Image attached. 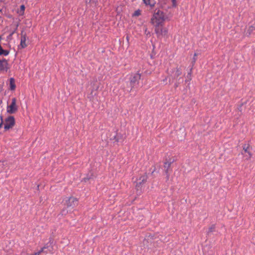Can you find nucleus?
Instances as JSON below:
<instances>
[{"label":"nucleus","instance_id":"nucleus-10","mask_svg":"<svg viewBox=\"0 0 255 255\" xmlns=\"http://www.w3.org/2000/svg\"><path fill=\"white\" fill-rule=\"evenodd\" d=\"M26 35L22 34L20 39V46L21 48H25L27 46V44L26 43Z\"/></svg>","mask_w":255,"mask_h":255},{"label":"nucleus","instance_id":"nucleus-9","mask_svg":"<svg viewBox=\"0 0 255 255\" xmlns=\"http://www.w3.org/2000/svg\"><path fill=\"white\" fill-rule=\"evenodd\" d=\"M147 179V176L146 174H144L142 175L137 179V182L136 186H140L141 184L144 183L146 181Z\"/></svg>","mask_w":255,"mask_h":255},{"label":"nucleus","instance_id":"nucleus-22","mask_svg":"<svg viewBox=\"0 0 255 255\" xmlns=\"http://www.w3.org/2000/svg\"><path fill=\"white\" fill-rule=\"evenodd\" d=\"M126 38H127V41L129 40V36H127Z\"/></svg>","mask_w":255,"mask_h":255},{"label":"nucleus","instance_id":"nucleus-19","mask_svg":"<svg viewBox=\"0 0 255 255\" xmlns=\"http://www.w3.org/2000/svg\"><path fill=\"white\" fill-rule=\"evenodd\" d=\"M144 33L146 35L150 34V32L147 31V29L146 28L145 29Z\"/></svg>","mask_w":255,"mask_h":255},{"label":"nucleus","instance_id":"nucleus-13","mask_svg":"<svg viewBox=\"0 0 255 255\" xmlns=\"http://www.w3.org/2000/svg\"><path fill=\"white\" fill-rule=\"evenodd\" d=\"M24 10H25V6L23 4H22V5H20V9L18 11V12L19 15H22L24 14Z\"/></svg>","mask_w":255,"mask_h":255},{"label":"nucleus","instance_id":"nucleus-24","mask_svg":"<svg viewBox=\"0 0 255 255\" xmlns=\"http://www.w3.org/2000/svg\"><path fill=\"white\" fill-rule=\"evenodd\" d=\"M197 56V54L196 53H195L194 54V56L196 57Z\"/></svg>","mask_w":255,"mask_h":255},{"label":"nucleus","instance_id":"nucleus-2","mask_svg":"<svg viewBox=\"0 0 255 255\" xmlns=\"http://www.w3.org/2000/svg\"><path fill=\"white\" fill-rule=\"evenodd\" d=\"M141 74L137 72L135 73H131L129 77V82L132 88L134 86L135 84H138L141 78Z\"/></svg>","mask_w":255,"mask_h":255},{"label":"nucleus","instance_id":"nucleus-21","mask_svg":"<svg viewBox=\"0 0 255 255\" xmlns=\"http://www.w3.org/2000/svg\"><path fill=\"white\" fill-rule=\"evenodd\" d=\"M43 248L41 249V250L40 251H39L38 252H36V253H39V255H40V254L43 252Z\"/></svg>","mask_w":255,"mask_h":255},{"label":"nucleus","instance_id":"nucleus-1","mask_svg":"<svg viewBox=\"0 0 255 255\" xmlns=\"http://www.w3.org/2000/svg\"><path fill=\"white\" fill-rule=\"evenodd\" d=\"M167 17L163 11L156 9L151 18L150 22L154 27H158L163 25Z\"/></svg>","mask_w":255,"mask_h":255},{"label":"nucleus","instance_id":"nucleus-12","mask_svg":"<svg viewBox=\"0 0 255 255\" xmlns=\"http://www.w3.org/2000/svg\"><path fill=\"white\" fill-rule=\"evenodd\" d=\"M10 89L14 90L15 89V80L13 78H10L9 79Z\"/></svg>","mask_w":255,"mask_h":255},{"label":"nucleus","instance_id":"nucleus-16","mask_svg":"<svg viewBox=\"0 0 255 255\" xmlns=\"http://www.w3.org/2000/svg\"><path fill=\"white\" fill-rule=\"evenodd\" d=\"M243 149H244L245 152L248 154L249 157L251 158L252 156V154L251 153V152L248 150L249 147L248 146L247 147H244Z\"/></svg>","mask_w":255,"mask_h":255},{"label":"nucleus","instance_id":"nucleus-23","mask_svg":"<svg viewBox=\"0 0 255 255\" xmlns=\"http://www.w3.org/2000/svg\"><path fill=\"white\" fill-rule=\"evenodd\" d=\"M32 255H39V253H34L32 254Z\"/></svg>","mask_w":255,"mask_h":255},{"label":"nucleus","instance_id":"nucleus-3","mask_svg":"<svg viewBox=\"0 0 255 255\" xmlns=\"http://www.w3.org/2000/svg\"><path fill=\"white\" fill-rule=\"evenodd\" d=\"M15 125V119L12 116H9L5 119L4 124V129L8 130L12 128Z\"/></svg>","mask_w":255,"mask_h":255},{"label":"nucleus","instance_id":"nucleus-25","mask_svg":"<svg viewBox=\"0 0 255 255\" xmlns=\"http://www.w3.org/2000/svg\"><path fill=\"white\" fill-rule=\"evenodd\" d=\"M195 61H196V59H195V58H194V62H195Z\"/></svg>","mask_w":255,"mask_h":255},{"label":"nucleus","instance_id":"nucleus-4","mask_svg":"<svg viewBox=\"0 0 255 255\" xmlns=\"http://www.w3.org/2000/svg\"><path fill=\"white\" fill-rule=\"evenodd\" d=\"M66 206L68 208H73L78 205V200L74 197H70L65 201Z\"/></svg>","mask_w":255,"mask_h":255},{"label":"nucleus","instance_id":"nucleus-18","mask_svg":"<svg viewBox=\"0 0 255 255\" xmlns=\"http://www.w3.org/2000/svg\"><path fill=\"white\" fill-rule=\"evenodd\" d=\"M0 128H1L3 124V120H2V116H0Z\"/></svg>","mask_w":255,"mask_h":255},{"label":"nucleus","instance_id":"nucleus-17","mask_svg":"<svg viewBox=\"0 0 255 255\" xmlns=\"http://www.w3.org/2000/svg\"><path fill=\"white\" fill-rule=\"evenodd\" d=\"M4 163L3 162L0 161V172H2L4 170Z\"/></svg>","mask_w":255,"mask_h":255},{"label":"nucleus","instance_id":"nucleus-15","mask_svg":"<svg viewBox=\"0 0 255 255\" xmlns=\"http://www.w3.org/2000/svg\"><path fill=\"white\" fill-rule=\"evenodd\" d=\"M141 14V10L140 9H137L135 10L134 13L132 14V16H138Z\"/></svg>","mask_w":255,"mask_h":255},{"label":"nucleus","instance_id":"nucleus-8","mask_svg":"<svg viewBox=\"0 0 255 255\" xmlns=\"http://www.w3.org/2000/svg\"><path fill=\"white\" fill-rule=\"evenodd\" d=\"M182 74L181 69L180 67H176L172 70L171 75L174 79H177Z\"/></svg>","mask_w":255,"mask_h":255},{"label":"nucleus","instance_id":"nucleus-5","mask_svg":"<svg viewBox=\"0 0 255 255\" xmlns=\"http://www.w3.org/2000/svg\"><path fill=\"white\" fill-rule=\"evenodd\" d=\"M16 99L15 98H12L11 104L10 105L7 106L6 108V111L8 113L13 114L17 111V106H16Z\"/></svg>","mask_w":255,"mask_h":255},{"label":"nucleus","instance_id":"nucleus-6","mask_svg":"<svg viewBox=\"0 0 255 255\" xmlns=\"http://www.w3.org/2000/svg\"><path fill=\"white\" fill-rule=\"evenodd\" d=\"M155 32L158 36L166 35L168 32L167 28L163 27V25L158 26V27H154Z\"/></svg>","mask_w":255,"mask_h":255},{"label":"nucleus","instance_id":"nucleus-20","mask_svg":"<svg viewBox=\"0 0 255 255\" xmlns=\"http://www.w3.org/2000/svg\"><path fill=\"white\" fill-rule=\"evenodd\" d=\"M172 2H173V5L174 6H176V0H172Z\"/></svg>","mask_w":255,"mask_h":255},{"label":"nucleus","instance_id":"nucleus-14","mask_svg":"<svg viewBox=\"0 0 255 255\" xmlns=\"http://www.w3.org/2000/svg\"><path fill=\"white\" fill-rule=\"evenodd\" d=\"M255 31V27L253 26H251L249 27V29L247 30V33H248L249 35H250L252 33Z\"/></svg>","mask_w":255,"mask_h":255},{"label":"nucleus","instance_id":"nucleus-7","mask_svg":"<svg viewBox=\"0 0 255 255\" xmlns=\"http://www.w3.org/2000/svg\"><path fill=\"white\" fill-rule=\"evenodd\" d=\"M8 62L6 59L0 60V71L6 72L8 69Z\"/></svg>","mask_w":255,"mask_h":255},{"label":"nucleus","instance_id":"nucleus-11","mask_svg":"<svg viewBox=\"0 0 255 255\" xmlns=\"http://www.w3.org/2000/svg\"><path fill=\"white\" fill-rule=\"evenodd\" d=\"M143 3L147 6H149L151 7H153L155 5V0H142Z\"/></svg>","mask_w":255,"mask_h":255}]
</instances>
